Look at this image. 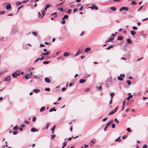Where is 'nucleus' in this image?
Wrapping results in <instances>:
<instances>
[{
	"mask_svg": "<svg viewBox=\"0 0 148 148\" xmlns=\"http://www.w3.org/2000/svg\"><path fill=\"white\" fill-rule=\"evenodd\" d=\"M90 49V47H87L85 49V51L87 52L89 51Z\"/></svg>",
	"mask_w": 148,
	"mask_h": 148,
	"instance_id": "nucleus-21",
	"label": "nucleus"
},
{
	"mask_svg": "<svg viewBox=\"0 0 148 148\" xmlns=\"http://www.w3.org/2000/svg\"><path fill=\"white\" fill-rule=\"evenodd\" d=\"M11 7V5L10 4H8L6 7V9L7 10H9L10 8Z\"/></svg>",
	"mask_w": 148,
	"mask_h": 148,
	"instance_id": "nucleus-13",
	"label": "nucleus"
},
{
	"mask_svg": "<svg viewBox=\"0 0 148 148\" xmlns=\"http://www.w3.org/2000/svg\"><path fill=\"white\" fill-rule=\"evenodd\" d=\"M69 55V54L67 52H65L63 54V56L65 57H67Z\"/></svg>",
	"mask_w": 148,
	"mask_h": 148,
	"instance_id": "nucleus-18",
	"label": "nucleus"
},
{
	"mask_svg": "<svg viewBox=\"0 0 148 148\" xmlns=\"http://www.w3.org/2000/svg\"><path fill=\"white\" fill-rule=\"evenodd\" d=\"M147 146L146 145H144L143 147V148H147Z\"/></svg>",
	"mask_w": 148,
	"mask_h": 148,
	"instance_id": "nucleus-64",
	"label": "nucleus"
},
{
	"mask_svg": "<svg viewBox=\"0 0 148 148\" xmlns=\"http://www.w3.org/2000/svg\"><path fill=\"white\" fill-rule=\"evenodd\" d=\"M13 133L14 135H16L17 134V131H14L13 132Z\"/></svg>",
	"mask_w": 148,
	"mask_h": 148,
	"instance_id": "nucleus-58",
	"label": "nucleus"
},
{
	"mask_svg": "<svg viewBox=\"0 0 148 148\" xmlns=\"http://www.w3.org/2000/svg\"><path fill=\"white\" fill-rule=\"evenodd\" d=\"M32 34H33V35H34V36H36V37H37V33L36 32H32Z\"/></svg>",
	"mask_w": 148,
	"mask_h": 148,
	"instance_id": "nucleus-30",
	"label": "nucleus"
},
{
	"mask_svg": "<svg viewBox=\"0 0 148 148\" xmlns=\"http://www.w3.org/2000/svg\"><path fill=\"white\" fill-rule=\"evenodd\" d=\"M45 82L47 83H50V79L47 77H45Z\"/></svg>",
	"mask_w": 148,
	"mask_h": 148,
	"instance_id": "nucleus-7",
	"label": "nucleus"
},
{
	"mask_svg": "<svg viewBox=\"0 0 148 148\" xmlns=\"http://www.w3.org/2000/svg\"><path fill=\"white\" fill-rule=\"evenodd\" d=\"M83 5H82L81 6V7L79 9V11H82L83 9Z\"/></svg>",
	"mask_w": 148,
	"mask_h": 148,
	"instance_id": "nucleus-41",
	"label": "nucleus"
},
{
	"mask_svg": "<svg viewBox=\"0 0 148 148\" xmlns=\"http://www.w3.org/2000/svg\"><path fill=\"white\" fill-rule=\"evenodd\" d=\"M45 46V45H43V44H41L40 45V47H44Z\"/></svg>",
	"mask_w": 148,
	"mask_h": 148,
	"instance_id": "nucleus-56",
	"label": "nucleus"
},
{
	"mask_svg": "<svg viewBox=\"0 0 148 148\" xmlns=\"http://www.w3.org/2000/svg\"><path fill=\"white\" fill-rule=\"evenodd\" d=\"M31 131L32 132H34L36 131L38 132V130H36V128H32L31 129Z\"/></svg>",
	"mask_w": 148,
	"mask_h": 148,
	"instance_id": "nucleus-12",
	"label": "nucleus"
},
{
	"mask_svg": "<svg viewBox=\"0 0 148 148\" xmlns=\"http://www.w3.org/2000/svg\"><path fill=\"white\" fill-rule=\"evenodd\" d=\"M56 111V110L55 108L53 107L50 109L49 112H51L53 111Z\"/></svg>",
	"mask_w": 148,
	"mask_h": 148,
	"instance_id": "nucleus-9",
	"label": "nucleus"
},
{
	"mask_svg": "<svg viewBox=\"0 0 148 148\" xmlns=\"http://www.w3.org/2000/svg\"><path fill=\"white\" fill-rule=\"evenodd\" d=\"M32 75V72H31L29 73L27 75L30 77H31Z\"/></svg>",
	"mask_w": 148,
	"mask_h": 148,
	"instance_id": "nucleus-39",
	"label": "nucleus"
},
{
	"mask_svg": "<svg viewBox=\"0 0 148 148\" xmlns=\"http://www.w3.org/2000/svg\"><path fill=\"white\" fill-rule=\"evenodd\" d=\"M21 3V2H17L16 3V5H18V4H20Z\"/></svg>",
	"mask_w": 148,
	"mask_h": 148,
	"instance_id": "nucleus-43",
	"label": "nucleus"
},
{
	"mask_svg": "<svg viewBox=\"0 0 148 148\" xmlns=\"http://www.w3.org/2000/svg\"><path fill=\"white\" fill-rule=\"evenodd\" d=\"M77 10V9H74L73 10V13H75Z\"/></svg>",
	"mask_w": 148,
	"mask_h": 148,
	"instance_id": "nucleus-63",
	"label": "nucleus"
},
{
	"mask_svg": "<svg viewBox=\"0 0 148 148\" xmlns=\"http://www.w3.org/2000/svg\"><path fill=\"white\" fill-rule=\"evenodd\" d=\"M127 136L126 135H124V136H123L122 137V138L123 139H125V138H127Z\"/></svg>",
	"mask_w": 148,
	"mask_h": 148,
	"instance_id": "nucleus-46",
	"label": "nucleus"
},
{
	"mask_svg": "<svg viewBox=\"0 0 148 148\" xmlns=\"http://www.w3.org/2000/svg\"><path fill=\"white\" fill-rule=\"evenodd\" d=\"M55 126L54 125V126H53V127L51 129V130H53L54 131V130H55Z\"/></svg>",
	"mask_w": 148,
	"mask_h": 148,
	"instance_id": "nucleus-61",
	"label": "nucleus"
},
{
	"mask_svg": "<svg viewBox=\"0 0 148 148\" xmlns=\"http://www.w3.org/2000/svg\"><path fill=\"white\" fill-rule=\"evenodd\" d=\"M123 39V37L122 36H119L118 37L117 40L121 41Z\"/></svg>",
	"mask_w": 148,
	"mask_h": 148,
	"instance_id": "nucleus-15",
	"label": "nucleus"
},
{
	"mask_svg": "<svg viewBox=\"0 0 148 148\" xmlns=\"http://www.w3.org/2000/svg\"><path fill=\"white\" fill-rule=\"evenodd\" d=\"M35 120H36V117L34 116L33 117V118L32 119V121H33L34 122V121H35Z\"/></svg>",
	"mask_w": 148,
	"mask_h": 148,
	"instance_id": "nucleus-59",
	"label": "nucleus"
},
{
	"mask_svg": "<svg viewBox=\"0 0 148 148\" xmlns=\"http://www.w3.org/2000/svg\"><path fill=\"white\" fill-rule=\"evenodd\" d=\"M68 18V15H65L64 16L63 18H62V20H64V19H67Z\"/></svg>",
	"mask_w": 148,
	"mask_h": 148,
	"instance_id": "nucleus-20",
	"label": "nucleus"
},
{
	"mask_svg": "<svg viewBox=\"0 0 148 148\" xmlns=\"http://www.w3.org/2000/svg\"><path fill=\"white\" fill-rule=\"evenodd\" d=\"M115 127V125L114 123H113L112 125V128H114Z\"/></svg>",
	"mask_w": 148,
	"mask_h": 148,
	"instance_id": "nucleus-49",
	"label": "nucleus"
},
{
	"mask_svg": "<svg viewBox=\"0 0 148 148\" xmlns=\"http://www.w3.org/2000/svg\"><path fill=\"white\" fill-rule=\"evenodd\" d=\"M51 139H52L53 138L55 137L56 135H51Z\"/></svg>",
	"mask_w": 148,
	"mask_h": 148,
	"instance_id": "nucleus-45",
	"label": "nucleus"
},
{
	"mask_svg": "<svg viewBox=\"0 0 148 148\" xmlns=\"http://www.w3.org/2000/svg\"><path fill=\"white\" fill-rule=\"evenodd\" d=\"M18 129V127L17 126H16L14 127L13 128V130H17Z\"/></svg>",
	"mask_w": 148,
	"mask_h": 148,
	"instance_id": "nucleus-35",
	"label": "nucleus"
},
{
	"mask_svg": "<svg viewBox=\"0 0 148 148\" xmlns=\"http://www.w3.org/2000/svg\"><path fill=\"white\" fill-rule=\"evenodd\" d=\"M23 6V5H21V6L20 7H18V12H17L16 14H17L18 13V11L19 10V9L21 8Z\"/></svg>",
	"mask_w": 148,
	"mask_h": 148,
	"instance_id": "nucleus-51",
	"label": "nucleus"
},
{
	"mask_svg": "<svg viewBox=\"0 0 148 148\" xmlns=\"http://www.w3.org/2000/svg\"><path fill=\"white\" fill-rule=\"evenodd\" d=\"M120 76L122 77H125V75L124 74H121Z\"/></svg>",
	"mask_w": 148,
	"mask_h": 148,
	"instance_id": "nucleus-38",
	"label": "nucleus"
},
{
	"mask_svg": "<svg viewBox=\"0 0 148 148\" xmlns=\"http://www.w3.org/2000/svg\"><path fill=\"white\" fill-rule=\"evenodd\" d=\"M97 88L98 89H99V90H101L102 89V87L101 86H99V87H97Z\"/></svg>",
	"mask_w": 148,
	"mask_h": 148,
	"instance_id": "nucleus-60",
	"label": "nucleus"
},
{
	"mask_svg": "<svg viewBox=\"0 0 148 148\" xmlns=\"http://www.w3.org/2000/svg\"><path fill=\"white\" fill-rule=\"evenodd\" d=\"M5 13V12L4 11H2L1 12H0V15L3 14Z\"/></svg>",
	"mask_w": 148,
	"mask_h": 148,
	"instance_id": "nucleus-55",
	"label": "nucleus"
},
{
	"mask_svg": "<svg viewBox=\"0 0 148 148\" xmlns=\"http://www.w3.org/2000/svg\"><path fill=\"white\" fill-rule=\"evenodd\" d=\"M123 10L127 11L128 10V8L126 7H123L119 9V11L121 12Z\"/></svg>",
	"mask_w": 148,
	"mask_h": 148,
	"instance_id": "nucleus-2",
	"label": "nucleus"
},
{
	"mask_svg": "<svg viewBox=\"0 0 148 148\" xmlns=\"http://www.w3.org/2000/svg\"><path fill=\"white\" fill-rule=\"evenodd\" d=\"M142 7H143V6H141L139 8V9H138V11H140V10H141L142 8Z\"/></svg>",
	"mask_w": 148,
	"mask_h": 148,
	"instance_id": "nucleus-62",
	"label": "nucleus"
},
{
	"mask_svg": "<svg viewBox=\"0 0 148 148\" xmlns=\"http://www.w3.org/2000/svg\"><path fill=\"white\" fill-rule=\"evenodd\" d=\"M65 21L64 20H62V21H61L60 23H61L62 24H65Z\"/></svg>",
	"mask_w": 148,
	"mask_h": 148,
	"instance_id": "nucleus-37",
	"label": "nucleus"
},
{
	"mask_svg": "<svg viewBox=\"0 0 148 148\" xmlns=\"http://www.w3.org/2000/svg\"><path fill=\"white\" fill-rule=\"evenodd\" d=\"M66 90V88L65 87H63L62 89V91H65Z\"/></svg>",
	"mask_w": 148,
	"mask_h": 148,
	"instance_id": "nucleus-53",
	"label": "nucleus"
},
{
	"mask_svg": "<svg viewBox=\"0 0 148 148\" xmlns=\"http://www.w3.org/2000/svg\"><path fill=\"white\" fill-rule=\"evenodd\" d=\"M79 50H78V51L77 53H76L75 54V55L76 56H78L79 55Z\"/></svg>",
	"mask_w": 148,
	"mask_h": 148,
	"instance_id": "nucleus-52",
	"label": "nucleus"
},
{
	"mask_svg": "<svg viewBox=\"0 0 148 148\" xmlns=\"http://www.w3.org/2000/svg\"><path fill=\"white\" fill-rule=\"evenodd\" d=\"M11 79V77L10 76H7L4 79V81L8 82Z\"/></svg>",
	"mask_w": 148,
	"mask_h": 148,
	"instance_id": "nucleus-3",
	"label": "nucleus"
},
{
	"mask_svg": "<svg viewBox=\"0 0 148 148\" xmlns=\"http://www.w3.org/2000/svg\"><path fill=\"white\" fill-rule=\"evenodd\" d=\"M127 83L129 85H130L131 84V82L129 80H127Z\"/></svg>",
	"mask_w": 148,
	"mask_h": 148,
	"instance_id": "nucleus-28",
	"label": "nucleus"
},
{
	"mask_svg": "<svg viewBox=\"0 0 148 148\" xmlns=\"http://www.w3.org/2000/svg\"><path fill=\"white\" fill-rule=\"evenodd\" d=\"M133 97V95H130L127 98V99L128 100L130 98H132Z\"/></svg>",
	"mask_w": 148,
	"mask_h": 148,
	"instance_id": "nucleus-31",
	"label": "nucleus"
},
{
	"mask_svg": "<svg viewBox=\"0 0 148 148\" xmlns=\"http://www.w3.org/2000/svg\"><path fill=\"white\" fill-rule=\"evenodd\" d=\"M114 121L115 122H116V123L117 124L119 123V121H118L116 119H114Z\"/></svg>",
	"mask_w": 148,
	"mask_h": 148,
	"instance_id": "nucleus-48",
	"label": "nucleus"
},
{
	"mask_svg": "<svg viewBox=\"0 0 148 148\" xmlns=\"http://www.w3.org/2000/svg\"><path fill=\"white\" fill-rule=\"evenodd\" d=\"M110 8L111 10L114 11H115L116 10V8L114 7H111Z\"/></svg>",
	"mask_w": 148,
	"mask_h": 148,
	"instance_id": "nucleus-19",
	"label": "nucleus"
},
{
	"mask_svg": "<svg viewBox=\"0 0 148 148\" xmlns=\"http://www.w3.org/2000/svg\"><path fill=\"white\" fill-rule=\"evenodd\" d=\"M90 8L92 10H93L94 9L95 10H98V8L97 6H96L94 5H93L92 6H91L90 7Z\"/></svg>",
	"mask_w": 148,
	"mask_h": 148,
	"instance_id": "nucleus-5",
	"label": "nucleus"
},
{
	"mask_svg": "<svg viewBox=\"0 0 148 148\" xmlns=\"http://www.w3.org/2000/svg\"><path fill=\"white\" fill-rule=\"evenodd\" d=\"M20 74H18L16 73V72H15L14 73L12 74V76L14 77H15L18 75H20Z\"/></svg>",
	"mask_w": 148,
	"mask_h": 148,
	"instance_id": "nucleus-4",
	"label": "nucleus"
},
{
	"mask_svg": "<svg viewBox=\"0 0 148 148\" xmlns=\"http://www.w3.org/2000/svg\"><path fill=\"white\" fill-rule=\"evenodd\" d=\"M121 137H119L115 139V141H118L120 142L121 140L120 139Z\"/></svg>",
	"mask_w": 148,
	"mask_h": 148,
	"instance_id": "nucleus-23",
	"label": "nucleus"
},
{
	"mask_svg": "<svg viewBox=\"0 0 148 148\" xmlns=\"http://www.w3.org/2000/svg\"><path fill=\"white\" fill-rule=\"evenodd\" d=\"M45 108L44 106H42L40 109V112H42L45 110Z\"/></svg>",
	"mask_w": 148,
	"mask_h": 148,
	"instance_id": "nucleus-17",
	"label": "nucleus"
},
{
	"mask_svg": "<svg viewBox=\"0 0 148 148\" xmlns=\"http://www.w3.org/2000/svg\"><path fill=\"white\" fill-rule=\"evenodd\" d=\"M114 38H112L111 37L110 38L107 40L106 41L105 43H106L107 42H110L112 41V40H114Z\"/></svg>",
	"mask_w": 148,
	"mask_h": 148,
	"instance_id": "nucleus-6",
	"label": "nucleus"
},
{
	"mask_svg": "<svg viewBox=\"0 0 148 148\" xmlns=\"http://www.w3.org/2000/svg\"><path fill=\"white\" fill-rule=\"evenodd\" d=\"M50 88H45V90L46 91H50Z\"/></svg>",
	"mask_w": 148,
	"mask_h": 148,
	"instance_id": "nucleus-42",
	"label": "nucleus"
},
{
	"mask_svg": "<svg viewBox=\"0 0 148 148\" xmlns=\"http://www.w3.org/2000/svg\"><path fill=\"white\" fill-rule=\"evenodd\" d=\"M130 33L132 35L134 36L136 34V32L134 30H132L131 31Z\"/></svg>",
	"mask_w": 148,
	"mask_h": 148,
	"instance_id": "nucleus-16",
	"label": "nucleus"
},
{
	"mask_svg": "<svg viewBox=\"0 0 148 148\" xmlns=\"http://www.w3.org/2000/svg\"><path fill=\"white\" fill-rule=\"evenodd\" d=\"M136 3L135 2V1H132L130 4L134 5L136 4Z\"/></svg>",
	"mask_w": 148,
	"mask_h": 148,
	"instance_id": "nucleus-32",
	"label": "nucleus"
},
{
	"mask_svg": "<svg viewBox=\"0 0 148 148\" xmlns=\"http://www.w3.org/2000/svg\"><path fill=\"white\" fill-rule=\"evenodd\" d=\"M45 10H44L43 11H42V10L41 11V12H42V15L41 16V18H42L45 15Z\"/></svg>",
	"mask_w": 148,
	"mask_h": 148,
	"instance_id": "nucleus-22",
	"label": "nucleus"
},
{
	"mask_svg": "<svg viewBox=\"0 0 148 148\" xmlns=\"http://www.w3.org/2000/svg\"><path fill=\"white\" fill-rule=\"evenodd\" d=\"M51 5H49V4H47V5H46V6H45V8H44L45 10H47V9L48 8H49V7Z\"/></svg>",
	"mask_w": 148,
	"mask_h": 148,
	"instance_id": "nucleus-10",
	"label": "nucleus"
},
{
	"mask_svg": "<svg viewBox=\"0 0 148 148\" xmlns=\"http://www.w3.org/2000/svg\"><path fill=\"white\" fill-rule=\"evenodd\" d=\"M132 28L133 29L135 30H137V28L135 26H133L132 27Z\"/></svg>",
	"mask_w": 148,
	"mask_h": 148,
	"instance_id": "nucleus-44",
	"label": "nucleus"
},
{
	"mask_svg": "<svg viewBox=\"0 0 148 148\" xmlns=\"http://www.w3.org/2000/svg\"><path fill=\"white\" fill-rule=\"evenodd\" d=\"M110 123L109 122H108V123H107L106 124V127H108V126H109L110 125Z\"/></svg>",
	"mask_w": 148,
	"mask_h": 148,
	"instance_id": "nucleus-47",
	"label": "nucleus"
},
{
	"mask_svg": "<svg viewBox=\"0 0 148 148\" xmlns=\"http://www.w3.org/2000/svg\"><path fill=\"white\" fill-rule=\"evenodd\" d=\"M110 95L111 97V98L112 99L114 95V93L113 92L110 93Z\"/></svg>",
	"mask_w": 148,
	"mask_h": 148,
	"instance_id": "nucleus-25",
	"label": "nucleus"
},
{
	"mask_svg": "<svg viewBox=\"0 0 148 148\" xmlns=\"http://www.w3.org/2000/svg\"><path fill=\"white\" fill-rule=\"evenodd\" d=\"M57 12H55L53 14H51V15H53V16H57Z\"/></svg>",
	"mask_w": 148,
	"mask_h": 148,
	"instance_id": "nucleus-34",
	"label": "nucleus"
},
{
	"mask_svg": "<svg viewBox=\"0 0 148 148\" xmlns=\"http://www.w3.org/2000/svg\"><path fill=\"white\" fill-rule=\"evenodd\" d=\"M118 109V106L116 107L114 110L111 111L109 113V115H112L114 113L117 111V110Z\"/></svg>",
	"mask_w": 148,
	"mask_h": 148,
	"instance_id": "nucleus-1",
	"label": "nucleus"
},
{
	"mask_svg": "<svg viewBox=\"0 0 148 148\" xmlns=\"http://www.w3.org/2000/svg\"><path fill=\"white\" fill-rule=\"evenodd\" d=\"M148 19V18H144L142 19V21H145Z\"/></svg>",
	"mask_w": 148,
	"mask_h": 148,
	"instance_id": "nucleus-54",
	"label": "nucleus"
},
{
	"mask_svg": "<svg viewBox=\"0 0 148 148\" xmlns=\"http://www.w3.org/2000/svg\"><path fill=\"white\" fill-rule=\"evenodd\" d=\"M86 81V80L85 79H80L79 81V82L80 83H83L85 82Z\"/></svg>",
	"mask_w": 148,
	"mask_h": 148,
	"instance_id": "nucleus-8",
	"label": "nucleus"
},
{
	"mask_svg": "<svg viewBox=\"0 0 148 148\" xmlns=\"http://www.w3.org/2000/svg\"><path fill=\"white\" fill-rule=\"evenodd\" d=\"M127 132H131V129L130 128H128L127 129Z\"/></svg>",
	"mask_w": 148,
	"mask_h": 148,
	"instance_id": "nucleus-40",
	"label": "nucleus"
},
{
	"mask_svg": "<svg viewBox=\"0 0 148 148\" xmlns=\"http://www.w3.org/2000/svg\"><path fill=\"white\" fill-rule=\"evenodd\" d=\"M142 36L144 38H145L146 37V35L145 34H143Z\"/></svg>",
	"mask_w": 148,
	"mask_h": 148,
	"instance_id": "nucleus-29",
	"label": "nucleus"
},
{
	"mask_svg": "<svg viewBox=\"0 0 148 148\" xmlns=\"http://www.w3.org/2000/svg\"><path fill=\"white\" fill-rule=\"evenodd\" d=\"M33 91L36 93H37L40 91V90L38 89H34L33 90Z\"/></svg>",
	"mask_w": 148,
	"mask_h": 148,
	"instance_id": "nucleus-14",
	"label": "nucleus"
},
{
	"mask_svg": "<svg viewBox=\"0 0 148 148\" xmlns=\"http://www.w3.org/2000/svg\"><path fill=\"white\" fill-rule=\"evenodd\" d=\"M50 51H47L45 53H43V55H49L50 53Z\"/></svg>",
	"mask_w": 148,
	"mask_h": 148,
	"instance_id": "nucleus-11",
	"label": "nucleus"
},
{
	"mask_svg": "<svg viewBox=\"0 0 148 148\" xmlns=\"http://www.w3.org/2000/svg\"><path fill=\"white\" fill-rule=\"evenodd\" d=\"M24 123L25 124H28L29 123V122L27 120H25Z\"/></svg>",
	"mask_w": 148,
	"mask_h": 148,
	"instance_id": "nucleus-50",
	"label": "nucleus"
},
{
	"mask_svg": "<svg viewBox=\"0 0 148 148\" xmlns=\"http://www.w3.org/2000/svg\"><path fill=\"white\" fill-rule=\"evenodd\" d=\"M118 79L119 81H122L123 80L122 77L120 76L118 77Z\"/></svg>",
	"mask_w": 148,
	"mask_h": 148,
	"instance_id": "nucleus-24",
	"label": "nucleus"
},
{
	"mask_svg": "<svg viewBox=\"0 0 148 148\" xmlns=\"http://www.w3.org/2000/svg\"><path fill=\"white\" fill-rule=\"evenodd\" d=\"M113 45H111L110 46H109L107 48H106V49L108 50L112 48L113 47Z\"/></svg>",
	"mask_w": 148,
	"mask_h": 148,
	"instance_id": "nucleus-26",
	"label": "nucleus"
},
{
	"mask_svg": "<svg viewBox=\"0 0 148 148\" xmlns=\"http://www.w3.org/2000/svg\"><path fill=\"white\" fill-rule=\"evenodd\" d=\"M49 63V62L47 61H44L43 62V64H47Z\"/></svg>",
	"mask_w": 148,
	"mask_h": 148,
	"instance_id": "nucleus-36",
	"label": "nucleus"
},
{
	"mask_svg": "<svg viewBox=\"0 0 148 148\" xmlns=\"http://www.w3.org/2000/svg\"><path fill=\"white\" fill-rule=\"evenodd\" d=\"M71 9H69L67 12V13L68 14H70L71 13Z\"/></svg>",
	"mask_w": 148,
	"mask_h": 148,
	"instance_id": "nucleus-33",
	"label": "nucleus"
},
{
	"mask_svg": "<svg viewBox=\"0 0 148 148\" xmlns=\"http://www.w3.org/2000/svg\"><path fill=\"white\" fill-rule=\"evenodd\" d=\"M127 42L128 44H130L131 43V40L130 39H127Z\"/></svg>",
	"mask_w": 148,
	"mask_h": 148,
	"instance_id": "nucleus-27",
	"label": "nucleus"
},
{
	"mask_svg": "<svg viewBox=\"0 0 148 148\" xmlns=\"http://www.w3.org/2000/svg\"><path fill=\"white\" fill-rule=\"evenodd\" d=\"M90 90V89L89 88H88L85 89L84 91L86 92L89 91Z\"/></svg>",
	"mask_w": 148,
	"mask_h": 148,
	"instance_id": "nucleus-57",
	"label": "nucleus"
}]
</instances>
